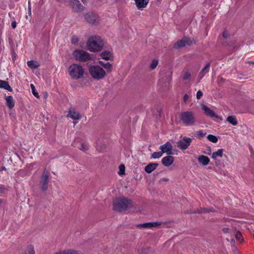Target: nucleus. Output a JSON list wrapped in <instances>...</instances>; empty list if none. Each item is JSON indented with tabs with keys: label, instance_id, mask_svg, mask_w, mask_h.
<instances>
[{
	"label": "nucleus",
	"instance_id": "9",
	"mask_svg": "<svg viewBox=\"0 0 254 254\" xmlns=\"http://www.w3.org/2000/svg\"><path fill=\"white\" fill-rule=\"evenodd\" d=\"M49 178V172L44 170L41 181V189L43 191H45L48 188Z\"/></svg>",
	"mask_w": 254,
	"mask_h": 254
},
{
	"label": "nucleus",
	"instance_id": "18",
	"mask_svg": "<svg viewBox=\"0 0 254 254\" xmlns=\"http://www.w3.org/2000/svg\"><path fill=\"white\" fill-rule=\"evenodd\" d=\"M210 66V63H208L205 66L202 68L198 74V77L200 79H201L203 77V76L209 72V67Z\"/></svg>",
	"mask_w": 254,
	"mask_h": 254
},
{
	"label": "nucleus",
	"instance_id": "12",
	"mask_svg": "<svg viewBox=\"0 0 254 254\" xmlns=\"http://www.w3.org/2000/svg\"><path fill=\"white\" fill-rule=\"evenodd\" d=\"M161 224V222H149L138 224L136 225V227L139 229H150L152 228H157L160 226Z\"/></svg>",
	"mask_w": 254,
	"mask_h": 254
},
{
	"label": "nucleus",
	"instance_id": "7",
	"mask_svg": "<svg viewBox=\"0 0 254 254\" xmlns=\"http://www.w3.org/2000/svg\"><path fill=\"white\" fill-rule=\"evenodd\" d=\"M86 21L90 24H97L100 21L99 16L93 12H88L84 15Z\"/></svg>",
	"mask_w": 254,
	"mask_h": 254
},
{
	"label": "nucleus",
	"instance_id": "33",
	"mask_svg": "<svg viewBox=\"0 0 254 254\" xmlns=\"http://www.w3.org/2000/svg\"><path fill=\"white\" fill-rule=\"evenodd\" d=\"M236 239L239 241L240 242H241L243 241L242 236L240 232H237L235 234Z\"/></svg>",
	"mask_w": 254,
	"mask_h": 254
},
{
	"label": "nucleus",
	"instance_id": "45",
	"mask_svg": "<svg viewBox=\"0 0 254 254\" xmlns=\"http://www.w3.org/2000/svg\"><path fill=\"white\" fill-rule=\"evenodd\" d=\"M5 170H6V168L4 166L1 167V168H0V171H5Z\"/></svg>",
	"mask_w": 254,
	"mask_h": 254
},
{
	"label": "nucleus",
	"instance_id": "38",
	"mask_svg": "<svg viewBox=\"0 0 254 254\" xmlns=\"http://www.w3.org/2000/svg\"><path fill=\"white\" fill-rule=\"evenodd\" d=\"M78 41V39L76 36H73L72 37L71 42L73 44L76 43Z\"/></svg>",
	"mask_w": 254,
	"mask_h": 254
},
{
	"label": "nucleus",
	"instance_id": "3",
	"mask_svg": "<svg viewBox=\"0 0 254 254\" xmlns=\"http://www.w3.org/2000/svg\"><path fill=\"white\" fill-rule=\"evenodd\" d=\"M68 72L72 79H78L83 76L84 69L80 64H73L69 66Z\"/></svg>",
	"mask_w": 254,
	"mask_h": 254
},
{
	"label": "nucleus",
	"instance_id": "1",
	"mask_svg": "<svg viewBox=\"0 0 254 254\" xmlns=\"http://www.w3.org/2000/svg\"><path fill=\"white\" fill-rule=\"evenodd\" d=\"M132 206V201L124 196L117 197L113 201V209L119 212L124 213Z\"/></svg>",
	"mask_w": 254,
	"mask_h": 254
},
{
	"label": "nucleus",
	"instance_id": "11",
	"mask_svg": "<svg viewBox=\"0 0 254 254\" xmlns=\"http://www.w3.org/2000/svg\"><path fill=\"white\" fill-rule=\"evenodd\" d=\"M192 41L187 38H184L181 40H178L174 45V48H182L186 45H190L192 44Z\"/></svg>",
	"mask_w": 254,
	"mask_h": 254
},
{
	"label": "nucleus",
	"instance_id": "22",
	"mask_svg": "<svg viewBox=\"0 0 254 254\" xmlns=\"http://www.w3.org/2000/svg\"><path fill=\"white\" fill-rule=\"evenodd\" d=\"M100 56L103 59L107 61L110 60L113 58L112 53L109 51H105L102 52Z\"/></svg>",
	"mask_w": 254,
	"mask_h": 254
},
{
	"label": "nucleus",
	"instance_id": "50",
	"mask_svg": "<svg viewBox=\"0 0 254 254\" xmlns=\"http://www.w3.org/2000/svg\"><path fill=\"white\" fill-rule=\"evenodd\" d=\"M250 63L253 64H254V62H251Z\"/></svg>",
	"mask_w": 254,
	"mask_h": 254
},
{
	"label": "nucleus",
	"instance_id": "29",
	"mask_svg": "<svg viewBox=\"0 0 254 254\" xmlns=\"http://www.w3.org/2000/svg\"><path fill=\"white\" fill-rule=\"evenodd\" d=\"M163 155V153L161 151L159 152H155L153 153L151 155V158L153 159H158L161 157Z\"/></svg>",
	"mask_w": 254,
	"mask_h": 254
},
{
	"label": "nucleus",
	"instance_id": "23",
	"mask_svg": "<svg viewBox=\"0 0 254 254\" xmlns=\"http://www.w3.org/2000/svg\"><path fill=\"white\" fill-rule=\"evenodd\" d=\"M0 88H3L9 91H12V88L8 83L5 81L0 80Z\"/></svg>",
	"mask_w": 254,
	"mask_h": 254
},
{
	"label": "nucleus",
	"instance_id": "40",
	"mask_svg": "<svg viewBox=\"0 0 254 254\" xmlns=\"http://www.w3.org/2000/svg\"><path fill=\"white\" fill-rule=\"evenodd\" d=\"M189 98V96L188 94H185L184 96V97H183V100H184V102L186 103L188 101Z\"/></svg>",
	"mask_w": 254,
	"mask_h": 254
},
{
	"label": "nucleus",
	"instance_id": "37",
	"mask_svg": "<svg viewBox=\"0 0 254 254\" xmlns=\"http://www.w3.org/2000/svg\"><path fill=\"white\" fill-rule=\"evenodd\" d=\"M203 95V93L200 90H198L197 93H196V99H200L202 96Z\"/></svg>",
	"mask_w": 254,
	"mask_h": 254
},
{
	"label": "nucleus",
	"instance_id": "21",
	"mask_svg": "<svg viewBox=\"0 0 254 254\" xmlns=\"http://www.w3.org/2000/svg\"><path fill=\"white\" fill-rule=\"evenodd\" d=\"M198 160L203 166L207 165L210 161L209 158L204 155L199 156L198 158Z\"/></svg>",
	"mask_w": 254,
	"mask_h": 254
},
{
	"label": "nucleus",
	"instance_id": "42",
	"mask_svg": "<svg viewBox=\"0 0 254 254\" xmlns=\"http://www.w3.org/2000/svg\"><path fill=\"white\" fill-rule=\"evenodd\" d=\"M223 37H224L225 38H227L228 36V33L226 32V31H224L223 33Z\"/></svg>",
	"mask_w": 254,
	"mask_h": 254
},
{
	"label": "nucleus",
	"instance_id": "30",
	"mask_svg": "<svg viewBox=\"0 0 254 254\" xmlns=\"http://www.w3.org/2000/svg\"><path fill=\"white\" fill-rule=\"evenodd\" d=\"M27 65L30 68H36L39 65L35 63L33 61H29L27 62Z\"/></svg>",
	"mask_w": 254,
	"mask_h": 254
},
{
	"label": "nucleus",
	"instance_id": "2",
	"mask_svg": "<svg viewBox=\"0 0 254 254\" xmlns=\"http://www.w3.org/2000/svg\"><path fill=\"white\" fill-rule=\"evenodd\" d=\"M104 46L103 41L99 36L90 37L87 41L88 49L91 52H98L101 51Z\"/></svg>",
	"mask_w": 254,
	"mask_h": 254
},
{
	"label": "nucleus",
	"instance_id": "43",
	"mask_svg": "<svg viewBox=\"0 0 254 254\" xmlns=\"http://www.w3.org/2000/svg\"><path fill=\"white\" fill-rule=\"evenodd\" d=\"M80 150H84V147L83 144L81 143L80 146H77Z\"/></svg>",
	"mask_w": 254,
	"mask_h": 254
},
{
	"label": "nucleus",
	"instance_id": "31",
	"mask_svg": "<svg viewBox=\"0 0 254 254\" xmlns=\"http://www.w3.org/2000/svg\"><path fill=\"white\" fill-rule=\"evenodd\" d=\"M191 77V73L189 71L185 72L183 76V79L184 80H190Z\"/></svg>",
	"mask_w": 254,
	"mask_h": 254
},
{
	"label": "nucleus",
	"instance_id": "46",
	"mask_svg": "<svg viewBox=\"0 0 254 254\" xmlns=\"http://www.w3.org/2000/svg\"><path fill=\"white\" fill-rule=\"evenodd\" d=\"M228 230V229L227 228H224V229H223V231L225 233H226V232H227Z\"/></svg>",
	"mask_w": 254,
	"mask_h": 254
},
{
	"label": "nucleus",
	"instance_id": "8",
	"mask_svg": "<svg viewBox=\"0 0 254 254\" xmlns=\"http://www.w3.org/2000/svg\"><path fill=\"white\" fill-rule=\"evenodd\" d=\"M191 141L192 139L190 138L184 137L177 142V146L182 150H185L190 145Z\"/></svg>",
	"mask_w": 254,
	"mask_h": 254
},
{
	"label": "nucleus",
	"instance_id": "25",
	"mask_svg": "<svg viewBox=\"0 0 254 254\" xmlns=\"http://www.w3.org/2000/svg\"><path fill=\"white\" fill-rule=\"evenodd\" d=\"M224 150L223 149H219L217 151L214 152L212 154V158L214 159H216L217 157L222 156Z\"/></svg>",
	"mask_w": 254,
	"mask_h": 254
},
{
	"label": "nucleus",
	"instance_id": "19",
	"mask_svg": "<svg viewBox=\"0 0 254 254\" xmlns=\"http://www.w3.org/2000/svg\"><path fill=\"white\" fill-rule=\"evenodd\" d=\"M67 116L74 120H79L81 118V116L78 112L72 110L69 111Z\"/></svg>",
	"mask_w": 254,
	"mask_h": 254
},
{
	"label": "nucleus",
	"instance_id": "16",
	"mask_svg": "<svg viewBox=\"0 0 254 254\" xmlns=\"http://www.w3.org/2000/svg\"><path fill=\"white\" fill-rule=\"evenodd\" d=\"M158 166V163H150L145 167L144 170L147 173L150 174L155 170Z\"/></svg>",
	"mask_w": 254,
	"mask_h": 254
},
{
	"label": "nucleus",
	"instance_id": "28",
	"mask_svg": "<svg viewBox=\"0 0 254 254\" xmlns=\"http://www.w3.org/2000/svg\"><path fill=\"white\" fill-rule=\"evenodd\" d=\"M207 138L210 141H211L213 143H216L218 141L217 138L215 136L212 135V134L208 135V136H207Z\"/></svg>",
	"mask_w": 254,
	"mask_h": 254
},
{
	"label": "nucleus",
	"instance_id": "24",
	"mask_svg": "<svg viewBox=\"0 0 254 254\" xmlns=\"http://www.w3.org/2000/svg\"><path fill=\"white\" fill-rule=\"evenodd\" d=\"M227 121L233 126H236L238 124V121L235 116H230L228 117Z\"/></svg>",
	"mask_w": 254,
	"mask_h": 254
},
{
	"label": "nucleus",
	"instance_id": "5",
	"mask_svg": "<svg viewBox=\"0 0 254 254\" xmlns=\"http://www.w3.org/2000/svg\"><path fill=\"white\" fill-rule=\"evenodd\" d=\"M180 119L186 126L193 125L195 122L193 113L190 111L184 112L181 113Z\"/></svg>",
	"mask_w": 254,
	"mask_h": 254
},
{
	"label": "nucleus",
	"instance_id": "20",
	"mask_svg": "<svg viewBox=\"0 0 254 254\" xmlns=\"http://www.w3.org/2000/svg\"><path fill=\"white\" fill-rule=\"evenodd\" d=\"M5 100H6V105L8 106L9 109H11L14 106L15 102L13 100L12 96H6Z\"/></svg>",
	"mask_w": 254,
	"mask_h": 254
},
{
	"label": "nucleus",
	"instance_id": "52",
	"mask_svg": "<svg viewBox=\"0 0 254 254\" xmlns=\"http://www.w3.org/2000/svg\"><path fill=\"white\" fill-rule=\"evenodd\" d=\"M57 1H60V0H57Z\"/></svg>",
	"mask_w": 254,
	"mask_h": 254
},
{
	"label": "nucleus",
	"instance_id": "34",
	"mask_svg": "<svg viewBox=\"0 0 254 254\" xmlns=\"http://www.w3.org/2000/svg\"><path fill=\"white\" fill-rule=\"evenodd\" d=\"M30 87L32 90V93H33V95L35 96V97H36V98H39V94H38V92H36L35 88V86H34V85L31 84L30 85Z\"/></svg>",
	"mask_w": 254,
	"mask_h": 254
},
{
	"label": "nucleus",
	"instance_id": "13",
	"mask_svg": "<svg viewBox=\"0 0 254 254\" xmlns=\"http://www.w3.org/2000/svg\"><path fill=\"white\" fill-rule=\"evenodd\" d=\"M159 148L163 154L164 153H166L167 155L173 154L172 151L173 147L169 142H167L164 144L161 145Z\"/></svg>",
	"mask_w": 254,
	"mask_h": 254
},
{
	"label": "nucleus",
	"instance_id": "36",
	"mask_svg": "<svg viewBox=\"0 0 254 254\" xmlns=\"http://www.w3.org/2000/svg\"><path fill=\"white\" fill-rule=\"evenodd\" d=\"M213 210L211 209H206V208H201L200 209V211H198L197 212H198V213H206V212H211Z\"/></svg>",
	"mask_w": 254,
	"mask_h": 254
},
{
	"label": "nucleus",
	"instance_id": "15",
	"mask_svg": "<svg viewBox=\"0 0 254 254\" xmlns=\"http://www.w3.org/2000/svg\"><path fill=\"white\" fill-rule=\"evenodd\" d=\"M174 161V157L172 156L168 155L163 157L162 159L161 162L164 166L169 167L173 163Z\"/></svg>",
	"mask_w": 254,
	"mask_h": 254
},
{
	"label": "nucleus",
	"instance_id": "4",
	"mask_svg": "<svg viewBox=\"0 0 254 254\" xmlns=\"http://www.w3.org/2000/svg\"><path fill=\"white\" fill-rule=\"evenodd\" d=\"M89 72L91 76L96 80L102 79L106 76L105 70L99 65L91 66Z\"/></svg>",
	"mask_w": 254,
	"mask_h": 254
},
{
	"label": "nucleus",
	"instance_id": "39",
	"mask_svg": "<svg viewBox=\"0 0 254 254\" xmlns=\"http://www.w3.org/2000/svg\"><path fill=\"white\" fill-rule=\"evenodd\" d=\"M28 12L29 15L30 16H31V5H30V3L29 1L28 2Z\"/></svg>",
	"mask_w": 254,
	"mask_h": 254
},
{
	"label": "nucleus",
	"instance_id": "47",
	"mask_svg": "<svg viewBox=\"0 0 254 254\" xmlns=\"http://www.w3.org/2000/svg\"><path fill=\"white\" fill-rule=\"evenodd\" d=\"M3 202V199L0 198V204H2Z\"/></svg>",
	"mask_w": 254,
	"mask_h": 254
},
{
	"label": "nucleus",
	"instance_id": "6",
	"mask_svg": "<svg viewBox=\"0 0 254 254\" xmlns=\"http://www.w3.org/2000/svg\"><path fill=\"white\" fill-rule=\"evenodd\" d=\"M73 56L76 61L80 62H85L91 59L87 52L80 50L74 51L73 53Z\"/></svg>",
	"mask_w": 254,
	"mask_h": 254
},
{
	"label": "nucleus",
	"instance_id": "49",
	"mask_svg": "<svg viewBox=\"0 0 254 254\" xmlns=\"http://www.w3.org/2000/svg\"><path fill=\"white\" fill-rule=\"evenodd\" d=\"M163 180L165 181H167L168 180V179H163Z\"/></svg>",
	"mask_w": 254,
	"mask_h": 254
},
{
	"label": "nucleus",
	"instance_id": "10",
	"mask_svg": "<svg viewBox=\"0 0 254 254\" xmlns=\"http://www.w3.org/2000/svg\"><path fill=\"white\" fill-rule=\"evenodd\" d=\"M69 4L74 12H79L84 9V6L78 0H71Z\"/></svg>",
	"mask_w": 254,
	"mask_h": 254
},
{
	"label": "nucleus",
	"instance_id": "27",
	"mask_svg": "<svg viewBox=\"0 0 254 254\" xmlns=\"http://www.w3.org/2000/svg\"><path fill=\"white\" fill-rule=\"evenodd\" d=\"M8 190L7 188L3 185H0V196H2L5 194Z\"/></svg>",
	"mask_w": 254,
	"mask_h": 254
},
{
	"label": "nucleus",
	"instance_id": "41",
	"mask_svg": "<svg viewBox=\"0 0 254 254\" xmlns=\"http://www.w3.org/2000/svg\"><path fill=\"white\" fill-rule=\"evenodd\" d=\"M11 26H12V28H13V29L16 28V23L15 21H13L11 23Z\"/></svg>",
	"mask_w": 254,
	"mask_h": 254
},
{
	"label": "nucleus",
	"instance_id": "44",
	"mask_svg": "<svg viewBox=\"0 0 254 254\" xmlns=\"http://www.w3.org/2000/svg\"><path fill=\"white\" fill-rule=\"evenodd\" d=\"M198 134L200 136H203L204 135L203 132L202 131L200 130L198 131Z\"/></svg>",
	"mask_w": 254,
	"mask_h": 254
},
{
	"label": "nucleus",
	"instance_id": "35",
	"mask_svg": "<svg viewBox=\"0 0 254 254\" xmlns=\"http://www.w3.org/2000/svg\"><path fill=\"white\" fill-rule=\"evenodd\" d=\"M119 174L120 175H123L125 174V167L124 165H121L119 166Z\"/></svg>",
	"mask_w": 254,
	"mask_h": 254
},
{
	"label": "nucleus",
	"instance_id": "32",
	"mask_svg": "<svg viewBox=\"0 0 254 254\" xmlns=\"http://www.w3.org/2000/svg\"><path fill=\"white\" fill-rule=\"evenodd\" d=\"M158 64V62L157 60H153L150 64L151 68L152 69H155L156 67Z\"/></svg>",
	"mask_w": 254,
	"mask_h": 254
},
{
	"label": "nucleus",
	"instance_id": "26",
	"mask_svg": "<svg viewBox=\"0 0 254 254\" xmlns=\"http://www.w3.org/2000/svg\"><path fill=\"white\" fill-rule=\"evenodd\" d=\"M99 63L102 65L104 68H105L106 69L108 70V71L111 72V67H112V64H111L110 63L108 62L106 63H104L102 61H99Z\"/></svg>",
	"mask_w": 254,
	"mask_h": 254
},
{
	"label": "nucleus",
	"instance_id": "17",
	"mask_svg": "<svg viewBox=\"0 0 254 254\" xmlns=\"http://www.w3.org/2000/svg\"><path fill=\"white\" fill-rule=\"evenodd\" d=\"M201 108L202 110L204 111L205 114L207 116H209L211 117L218 118V116L216 115V114L212 110H211L209 108H208L206 106L202 105L201 106Z\"/></svg>",
	"mask_w": 254,
	"mask_h": 254
},
{
	"label": "nucleus",
	"instance_id": "48",
	"mask_svg": "<svg viewBox=\"0 0 254 254\" xmlns=\"http://www.w3.org/2000/svg\"><path fill=\"white\" fill-rule=\"evenodd\" d=\"M81 1L84 3H85L86 2V0H81Z\"/></svg>",
	"mask_w": 254,
	"mask_h": 254
},
{
	"label": "nucleus",
	"instance_id": "51",
	"mask_svg": "<svg viewBox=\"0 0 254 254\" xmlns=\"http://www.w3.org/2000/svg\"><path fill=\"white\" fill-rule=\"evenodd\" d=\"M26 18L27 19H28V16H27V15H26Z\"/></svg>",
	"mask_w": 254,
	"mask_h": 254
},
{
	"label": "nucleus",
	"instance_id": "14",
	"mask_svg": "<svg viewBox=\"0 0 254 254\" xmlns=\"http://www.w3.org/2000/svg\"><path fill=\"white\" fill-rule=\"evenodd\" d=\"M149 1V0H134L136 7L140 10H142L147 6Z\"/></svg>",
	"mask_w": 254,
	"mask_h": 254
}]
</instances>
